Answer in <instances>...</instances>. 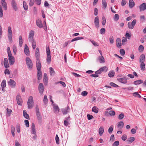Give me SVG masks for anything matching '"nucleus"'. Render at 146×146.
Wrapping results in <instances>:
<instances>
[{"instance_id": "1", "label": "nucleus", "mask_w": 146, "mask_h": 146, "mask_svg": "<svg viewBox=\"0 0 146 146\" xmlns=\"http://www.w3.org/2000/svg\"><path fill=\"white\" fill-rule=\"evenodd\" d=\"M34 103L33 97L31 96H30L27 102L28 108L29 109L32 108L33 106Z\"/></svg>"}, {"instance_id": "2", "label": "nucleus", "mask_w": 146, "mask_h": 146, "mask_svg": "<svg viewBox=\"0 0 146 146\" xmlns=\"http://www.w3.org/2000/svg\"><path fill=\"white\" fill-rule=\"evenodd\" d=\"M8 33L7 35L8 39L9 41L11 43L12 42L13 34L11 27L10 26L8 27Z\"/></svg>"}, {"instance_id": "3", "label": "nucleus", "mask_w": 146, "mask_h": 146, "mask_svg": "<svg viewBox=\"0 0 146 146\" xmlns=\"http://www.w3.org/2000/svg\"><path fill=\"white\" fill-rule=\"evenodd\" d=\"M26 64L28 67V68L29 70H31L33 66V63L30 58L28 57H27L26 58Z\"/></svg>"}, {"instance_id": "4", "label": "nucleus", "mask_w": 146, "mask_h": 146, "mask_svg": "<svg viewBox=\"0 0 146 146\" xmlns=\"http://www.w3.org/2000/svg\"><path fill=\"white\" fill-rule=\"evenodd\" d=\"M129 79L126 76H123L121 77H118L117 78V80L119 82L125 84L127 82V80Z\"/></svg>"}, {"instance_id": "5", "label": "nucleus", "mask_w": 146, "mask_h": 146, "mask_svg": "<svg viewBox=\"0 0 146 146\" xmlns=\"http://www.w3.org/2000/svg\"><path fill=\"white\" fill-rule=\"evenodd\" d=\"M137 21L136 19H134L132 22H129L127 24L128 27L129 29H133L134 26L136 24Z\"/></svg>"}, {"instance_id": "6", "label": "nucleus", "mask_w": 146, "mask_h": 146, "mask_svg": "<svg viewBox=\"0 0 146 146\" xmlns=\"http://www.w3.org/2000/svg\"><path fill=\"white\" fill-rule=\"evenodd\" d=\"M38 89L40 94V95H42L44 90V85L40 83L39 84Z\"/></svg>"}, {"instance_id": "7", "label": "nucleus", "mask_w": 146, "mask_h": 146, "mask_svg": "<svg viewBox=\"0 0 146 146\" xmlns=\"http://www.w3.org/2000/svg\"><path fill=\"white\" fill-rule=\"evenodd\" d=\"M8 85L12 88H14L16 85L15 82L13 80L10 79L7 82Z\"/></svg>"}, {"instance_id": "8", "label": "nucleus", "mask_w": 146, "mask_h": 146, "mask_svg": "<svg viewBox=\"0 0 146 146\" xmlns=\"http://www.w3.org/2000/svg\"><path fill=\"white\" fill-rule=\"evenodd\" d=\"M16 100L18 104L19 105L22 106L23 103V100L20 95H18L17 96Z\"/></svg>"}, {"instance_id": "9", "label": "nucleus", "mask_w": 146, "mask_h": 146, "mask_svg": "<svg viewBox=\"0 0 146 146\" xmlns=\"http://www.w3.org/2000/svg\"><path fill=\"white\" fill-rule=\"evenodd\" d=\"M9 60V64L10 65H13L14 64L15 62V59L14 57L12 56V55H8Z\"/></svg>"}, {"instance_id": "10", "label": "nucleus", "mask_w": 146, "mask_h": 146, "mask_svg": "<svg viewBox=\"0 0 146 146\" xmlns=\"http://www.w3.org/2000/svg\"><path fill=\"white\" fill-rule=\"evenodd\" d=\"M11 5L13 7V9L15 11L17 10L18 8L17 6V3L14 0H12L11 1Z\"/></svg>"}, {"instance_id": "11", "label": "nucleus", "mask_w": 146, "mask_h": 146, "mask_svg": "<svg viewBox=\"0 0 146 146\" xmlns=\"http://www.w3.org/2000/svg\"><path fill=\"white\" fill-rule=\"evenodd\" d=\"M139 9L140 11L146 10V3H143L139 6Z\"/></svg>"}, {"instance_id": "12", "label": "nucleus", "mask_w": 146, "mask_h": 146, "mask_svg": "<svg viewBox=\"0 0 146 146\" xmlns=\"http://www.w3.org/2000/svg\"><path fill=\"white\" fill-rule=\"evenodd\" d=\"M69 108L68 106L66 108L62 109V111L63 114L64 115L66 114L69 112Z\"/></svg>"}, {"instance_id": "13", "label": "nucleus", "mask_w": 146, "mask_h": 146, "mask_svg": "<svg viewBox=\"0 0 146 146\" xmlns=\"http://www.w3.org/2000/svg\"><path fill=\"white\" fill-rule=\"evenodd\" d=\"M94 23L95 26L97 28H98L99 27V22L98 17H96L94 19Z\"/></svg>"}, {"instance_id": "14", "label": "nucleus", "mask_w": 146, "mask_h": 146, "mask_svg": "<svg viewBox=\"0 0 146 146\" xmlns=\"http://www.w3.org/2000/svg\"><path fill=\"white\" fill-rule=\"evenodd\" d=\"M36 25L40 28H42L43 26L41 21L39 19L36 20Z\"/></svg>"}, {"instance_id": "15", "label": "nucleus", "mask_w": 146, "mask_h": 146, "mask_svg": "<svg viewBox=\"0 0 146 146\" xmlns=\"http://www.w3.org/2000/svg\"><path fill=\"white\" fill-rule=\"evenodd\" d=\"M35 57L36 60H39L40 58V53L39 48H37L36 49L35 51Z\"/></svg>"}, {"instance_id": "16", "label": "nucleus", "mask_w": 146, "mask_h": 146, "mask_svg": "<svg viewBox=\"0 0 146 146\" xmlns=\"http://www.w3.org/2000/svg\"><path fill=\"white\" fill-rule=\"evenodd\" d=\"M36 116L39 123H41L42 122V117L40 113H36Z\"/></svg>"}, {"instance_id": "17", "label": "nucleus", "mask_w": 146, "mask_h": 146, "mask_svg": "<svg viewBox=\"0 0 146 146\" xmlns=\"http://www.w3.org/2000/svg\"><path fill=\"white\" fill-rule=\"evenodd\" d=\"M36 66L37 70H41V65L40 60H36Z\"/></svg>"}, {"instance_id": "18", "label": "nucleus", "mask_w": 146, "mask_h": 146, "mask_svg": "<svg viewBox=\"0 0 146 146\" xmlns=\"http://www.w3.org/2000/svg\"><path fill=\"white\" fill-rule=\"evenodd\" d=\"M24 51L25 54L27 55H29V50L27 45L25 44V45Z\"/></svg>"}, {"instance_id": "19", "label": "nucleus", "mask_w": 146, "mask_h": 146, "mask_svg": "<svg viewBox=\"0 0 146 146\" xmlns=\"http://www.w3.org/2000/svg\"><path fill=\"white\" fill-rule=\"evenodd\" d=\"M1 4L3 6L4 9L5 10H6L7 9V4L5 1V0H1Z\"/></svg>"}, {"instance_id": "20", "label": "nucleus", "mask_w": 146, "mask_h": 146, "mask_svg": "<svg viewBox=\"0 0 146 146\" xmlns=\"http://www.w3.org/2000/svg\"><path fill=\"white\" fill-rule=\"evenodd\" d=\"M53 108L54 110V112L58 113L59 112L60 109L58 105L55 104H54Z\"/></svg>"}, {"instance_id": "21", "label": "nucleus", "mask_w": 146, "mask_h": 146, "mask_svg": "<svg viewBox=\"0 0 146 146\" xmlns=\"http://www.w3.org/2000/svg\"><path fill=\"white\" fill-rule=\"evenodd\" d=\"M32 133L36 135V132L35 125L34 123H32L31 125Z\"/></svg>"}, {"instance_id": "22", "label": "nucleus", "mask_w": 146, "mask_h": 146, "mask_svg": "<svg viewBox=\"0 0 146 146\" xmlns=\"http://www.w3.org/2000/svg\"><path fill=\"white\" fill-rule=\"evenodd\" d=\"M23 41V40L22 39V36L21 35L19 36V42L20 47H21L22 46Z\"/></svg>"}, {"instance_id": "23", "label": "nucleus", "mask_w": 146, "mask_h": 146, "mask_svg": "<svg viewBox=\"0 0 146 146\" xmlns=\"http://www.w3.org/2000/svg\"><path fill=\"white\" fill-rule=\"evenodd\" d=\"M129 8H131L134 6L135 4L133 0H129Z\"/></svg>"}, {"instance_id": "24", "label": "nucleus", "mask_w": 146, "mask_h": 146, "mask_svg": "<svg viewBox=\"0 0 146 146\" xmlns=\"http://www.w3.org/2000/svg\"><path fill=\"white\" fill-rule=\"evenodd\" d=\"M121 39L119 38H117L116 39V46L117 47L121 48Z\"/></svg>"}, {"instance_id": "25", "label": "nucleus", "mask_w": 146, "mask_h": 146, "mask_svg": "<svg viewBox=\"0 0 146 146\" xmlns=\"http://www.w3.org/2000/svg\"><path fill=\"white\" fill-rule=\"evenodd\" d=\"M145 56L144 54H142L139 58L140 62H144L145 61Z\"/></svg>"}, {"instance_id": "26", "label": "nucleus", "mask_w": 146, "mask_h": 146, "mask_svg": "<svg viewBox=\"0 0 146 146\" xmlns=\"http://www.w3.org/2000/svg\"><path fill=\"white\" fill-rule=\"evenodd\" d=\"M117 127L120 129H121L123 127L124 123L123 121H121L118 123Z\"/></svg>"}, {"instance_id": "27", "label": "nucleus", "mask_w": 146, "mask_h": 146, "mask_svg": "<svg viewBox=\"0 0 146 146\" xmlns=\"http://www.w3.org/2000/svg\"><path fill=\"white\" fill-rule=\"evenodd\" d=\"M37 77L38 80H40L41 79L42 77V74L41 70H38Z\"/></svg>"}, {"instance_id": "28", "label": "nucleus", "mask_w": 146, "mask_h": 146, "mask_svg": "<svg viewBox=\"0 0 146 146\" xmlns=\"http://www.w3.org/2000/svg\"><path fill=\"white\" fill-rule=\"evenodd\" d=\"M99 134L100 136H102L103 133L104 129V128L102 126H101L100 127L99 129Z\"/></svg>"}, {"instance_id": "29", "label": "nucleus", "mask_w": 146, "mask_h": 146, "mask_svg": "<svg viewBox=\"0 0 146 146\" xmlns=\"http://www.w3.org/2000/svg\"><path fill=\"white\" fill-rule=\"evenodd\" d=\"M23 116L27 119H30L29 115L27 113L26 111L24 110L23 111Z\"/></svg>"}, {"instance_id": "30", "label": "nucleus", "mask_w": 146, "mask_h": 146, "mask_svg": "<svg viewBox=\"0 0 146 146\" xmlns=\"http://www.w3.org/2000/svg\"><path fill=\"white\" fill-rule=\"evenodd\" d=\"M140 68L141 70L144 71L145 70V64L144 62H140Z\"/></svg>"}, {"instance_id": "31", "label": "nucleus", "mask_w": 146, "mask_h": 146, "mask_svg": "<svg viewBox=\"0 0 146 146\" xmlns=\"http://www.w3.org/2000/svg\"><path fill=\"white\" fill-rule=\"evenodd\" d=\"M135 137H131L129 138L127 141L129 143H131L133 142L135 140Z\"/></svg>"}, {"instance_id": "32", "label": "nucleus", "mask_w": 146, "mask_h": 146, "mask_svg": "<svg viewBox=\"0 0 146 146\" xmlns=\"http://www.w3.org/2000/svg\"><path fill=\"white\" fill-rule=\"evenodd\" d=\"M98 60L101 63H104L105 62L104 58L102 55L99 56L98 58Z\"/></svg>"}, {"instance_id": "33", "label": "nucleus", "mask_w": 146, "mask_h": 146, "mask_svg": "<svg viewBox=\"0 0 146 146\" xmlns=\"http://www.w3.org/2000/svg\"><path fill=\"white\" fill-rule=\"evenodd\" d=\"M46 62L48 64H49L51 61V56L50 54H47Z\"/></svg>"}, {"instance_id": "34", "label": "nucleus", "mask_w": 146, "mask_h": 146, "mask_svg": "<svg viewBox=\"0 0 146 146\" xmlns=\"http://www.w3.org/2000/svg\"><path fill=\"white\" fill-rule=\"evenodd\" d=\"M43 81L45 84L47 83V76L46 73H44V74Z\"/></svg>"}, {"instance_id": "35", "label": "nucleus", "mask_w": 146, "mask_h": 146, "mask_svg": "<svg viewBox=\"0 0 146 146\" xmlns=\"http://www.w3.org/2000/svg\"><path fill=\"white\" fill-rule=\"evenodd\" d=\"M115 72L113 70H111L109 72L108 75L109 77H111L114 76Z\"/></svg>"}, {"instance_id": "36", "label": "nucleus", "mask_w": 146, "mask_h": 146, "mask_svg": "<svg viewBox=\"0 0 146 146\" xmlns=\"http://www.w3.org/2000/svg\"><path fill=\"white\" fill-rule=\"evenodd\" d=\"M49 69L50 75L51 76L54 75L55 72L54 71V69L52 67H50L49 68Z\"/></svg>"}, {"instance_id": "37", "label": "nucleus", "mask_w": 146, "mask_h": 146, "mask_svg": "<svg viewBox=\"0 0 146 146\" xmlns=\"http://www.w3.org/2000/svg\"><path fill=\"white\" fill-rule=\"evenodd\" d=\"M6 81L5 80H3L1 82V87L2 88H4L6 87Z\"/></svg>"}, {"instance_id": "38", "label": "nucleus", "mask_w": 146, "mask_h": 146, "mask_svg": "<svg viewBox=\"0 0 146 146\" xmlns=\"http://www.w3.org/2000/svg\"><path fill=\"white\" fill-rule=\"evenodd\" d=\"M11 131L12 135L13 137H14L15 135V134L14 133L15 131V128L14 127L13 125L11 126Z\"/></svg>"}, {"instance_id": "39", "label": "nucleus", "mask_w": 146, "mask_h": 146, "mask_svg": "<svg viewBox=\"0 0 146 146\" xmlns=\"http://www.w3.org/2000/svg\"><path fill=\"white\" fill-rule=\"evenodd\" d=\"M143 81L142 80H139L134 82V84L135 85L143 83Z\"/></svg>"}, {"instance_id": "40", "label": "nucleus", "mask_w": 146, "mask_h": 146, "mask_svg": "<svg viewBox=\"0 0 146 146\" xmlns=\"http://www.w3.org/2000/svg\"><path fill=\"white\" fill-rule=\"evenodd\" d=\"M92 111L95 112V113H97L98 112V109L96 106H94L92 109Z\"/></svg>"}, {"instance_id": "41", "label": "nucleus", "mask_w": 146, "mask_h": 146, "mask_svg": "<svg viewBox=\"0 0 146 146\" xmlns=\"http://www.w3.org/2000/svg\"><path fill=\"white\" fill-rule=\"evenodd\" d=\"M7 110V116L9 117L10 116L12 112V111L11 109H9L8 108L6 109Z\"/></svg>"}, {"instance_id": "42", "label": "nucleus", "mask_w": 146, "mask_h": 146, "mask_svg": "<svg viewBox=\"0 0 146 146\" xmlns=\"http://www.w3.org/2000/svg\"><path fill=\"white\" fill-rule=\"evenodd\" d=\"M35 32L33 31H31L29 33V37H34Z\"/></svg>"}, {"instance_id": "43", "label": "nucleus", "mask_w": 146, "mask_h": 146, "mask_svg": "<svg viewBox=\"0 0 146 146\" xmlns=\"http://www.w3.org/2000/svg\"><path fill=\"white\" fill-rule=\"evenodd\" d=\"M84 37H78L72 39L71 40V42H72L77 40L82 39Z\"/></svg>"}, {"instance_id": "44", "label": "nucleus", "mask_w": 146, "mask_h": 146, "mask_svg": "<svg viewBox=\"0 0 146 146\" xmlns=\"http://www.w3.org/2000/svg\"><path fill=\"white\" fill-rule=\"evenodd\" d=\"M3 16V11L2 6L0 5V18H2Z\"/></svg>"}, {"instance_id": "45", "label": "nucleus", "mask_w": 146, "mask_h": 146, "mask_svg": "<svg viewBox=\"0 0 146 146\" xmlns=\"http://www.w3.org/2000/svg\"><path fill=\"white\" fill-rule=\"evenodd\" d=\"M102 2L103 7H104V9H105L106 8L107 5L106 0H102Z\"/></svg>"}, {"instance_id": "46", "label": "nucleus", "mask_w": 146, "mask_h": 146, "mask_svg": "<svg viewBox=\"0 0 146 146\" xmlns=\"http://www.w3.org/2000/svg\"><path fill=\"white\" fill-rule=\"evenodd\" d=\"M13 49L14 54H15L17 52V48L16 46L15 45H13Z\"/></svg>"}, {"instance_id": "47", "label": "nucleus", "mask_w": 146, "mask_h": 146, "mask_svg": "<svg viewBox=\"0 0 146 146\" xmlns=\"http://www.w3.org/2000/svg\"><path fill=\"white\" fill-rule=\"evenodd\" d=\"M23 7L25 10H27L28 9V6L26 2L25 1L23 2Z\"/></svg>"}, {"instance_id": "48", "label": "nucleus", "mask_w": 146, "mask_h": 146, "mask_svg": "<svg viewBox=\"0 0 146 146\" xmlns=\"http://www.w3.org/2000/svg\"><path fill=\"white\" fill-rule=\"evenodd\" d=\"M16 129L17 132L19 133L20 131V126L19 124H17L16 125Z\"/></svg>"}, {"instance_id": "49", "label": "nucleus", "mask_w": 146, "mask_h": 146, "mask_svg": "<svg viewBox=\"0 0 146 146\" xmlns=\"http://www.w3.org/2000/svg\"><path fill=\"white\" fill-rule=\"evenodd\" d=\"M103 72H106L108 70V68L106 66H104L100 68Z\"/></svg>"}, {"instance_id": "50", "label": "nucleus", "mask_w": 146, "mask_h": 146, "mask_svg": "<svg viewBox=\"0 0 146 146\" xmlns=\"http://www.w3.org/2000/svg\"><path fill=\"white\" fill-rule=\"evenodd\" d=\"M48 99L47 98V97L46 95H45L44 96V99H43V102L44 104H46L47 102Z\"/></svg>"}, {"instance_id": "51", "label": "nucleus", "mask_w": 146, "mask_h": 146, "mask_svg": "<svg viewBox=\"0 0 146 146\" xmlns=\"http://www.w3.org/2000/svg\"><path fill=\"white\" fill-rule=\"evenodd\" d=\"M113 126L111 125L108 129V132L110 133H111L112 132L113 129Z\"/></svg>"}, {"instance_id": "52", "label": "nucleus", "mask_w": 146, "mask_h": 146, "mask_svg": "<svg viewBox=\"0 0 146 146\" xmlns=\"http://www.w3.org/2000/svg\"><path fill=\"white\" fill-rule=\"evenodd\" d=\"M90 41L95 46H98V44L95 41L92 40H91Z\"/></svg>"}, {"instance_id": "53", "label": "nucleus", "mask_w": 146, "mask_h": 146, "mask_svg": "<svg viewBox=\"0 0 146 146\" xmlns=\"http://www.w3.org/2000/svg\"><path fill=\"white\" fill-rule=\"evenodd\" d=\"M106 19L105 17H103L102 18V24L103 25H104L106 23Z\"/></svg>"}, {"instance_id": "54", "label": "nucleus", "mask_w": 146, "mask_h": 146, "mask_svg": "<svg viewBox=\"0 0 146 146\" xmlns=\"http://www.w3.org/2000/svg\"><path fill=\"white\" fill-rule=\"evenodd\" d=\"M133 96L135 97H138L139 98H141V96L137 92H135L133 93Z\"/></svg>"}, {"instance_id": "55", "label": "nucleus", "mask_w": 146, "mask_h": 146, "mask_svg": "<svg viewBox=\"0 0 146 146\" xmlns=\"http://www.w3.org/2000/svg\"><path fill=\"white\" fill-rule=\"evenodd\" d=\"M119 52L121 56H123L125 54V51L123 49H121L120 50Z\"/></svg>"}, {"instance_id": "56", "label": "nucleus", "mask_w": 146, "mask_h": 146, "mask_svg": "<svg viewBox=\"0 0 146 146\" xmlns=\"http://www.w3.org/2000/svg\"><path fill=\"white\" fill-rule=\"evenodd\" d=\"M119 144V142L118 141H115L113 144L112 146H118Z\"/></svg>"}, {"instance_id": "57", "label": "nucleus", "mask_w": 146, "mask_h": 146, "mask_svg": "<svg viewBox=\"0 0 146 146\" xmlns=\"http://www.w3.org/2000/svg\"><path fill=\"white\" fill-rule=\"evenodd\" d=\"M109 114L111 116H114L115 114V113L113 111H110L109 112Z\"/></svg>"}, {"instance_id": "58", "label": "nucleus", "mask_w": 146, "mask_h": 146, "mask_svg": "<svg viewBox=\"0 0 146 146\" xmlns=\"http://www.w3.org/2000/svg\"><path fill=\"white\" fill-rule=\"evenodd\" d=\"M124 117V115L123 113L120 114L118 116V119H122Z\"/></svg>"}, {"instance_id": "59", "label": "nucleus", "mask_w": 146, "mask_h": 146, "mask_svg": "<svg viewBox=\"0 0 146 146\" xmlns=\"http://www.w3.org/2000/svg\"><path fill=\"white\" fill-rule=\"evenodd\" d=\"M127 138V136L126 135L124 134L122 136L121 139H122L124 141H125L126 140Z\"/></svg>"}, {"instance_id": "60", "label": "nucleus", "mask_w": 146, "mask_h": 146, "mask_svg": "<svg viewBox=\"0 0 146 146\" xmlns=\"http://www.w3.org/2000/svg\"><path fill=\"white\" fill-rule=\"evenodd\" d=\"M138 49L139 52H142L144 49L143 46L142 45H141L139 46Z\"/></svg>"}, {"instance_id": "61", "label": "nucleus", "mask_w": 146, "mask_h": 146, "mask_svg": "<svg viewBox=\"0 0 146 146\" xmlns=\"http://www.w3.org/2000/svg\"><path fill=\"white\" fill-rule=\"evenodd\" d=\"M110 42L112 44L113 43V36H110Z\"/></svg>"}, {"instance_id": "62", "label": "nucleus", "mask_w": 146, "mask_h": 146, "mask_svg": "<svg viewBox=\"0 0 146 146\" xmlns=\"http://www.w3.org/2000/svg\"><path fill=\"white\" fill-rule=\"evenodd\" d=\"M105 29L104 28H102L100 30V33L101 34H104L105 33Z\"/></svg>"}, {"instance_id": "63", "label": "nucleus", "mask_w": 146, "mask_h": 146, "mask_svg": "<svg viewBox=\"0 0 146 146\" xmlns=\"http://www.w3.org/2000/svg\"><path fill=\"white\" fill-rule=\"evenodd\" d=\"M32 47L34 49H35L36 48V42L35 41L32 42Z\"/></svg>"}, {"instance_id": "64", "label": "nucleus", "mask_w": 146, "mask_h": 146, "mask_svg": "<svg viewBox=\"0 0 146 146\" xmlns=\"http://www.w3.org/2000/svg\"><path fill=\"white\" fill-rule=\"evenodd\" d=\"M110 86L115 87H119L118 86L112 82L110 83Z\"/></svg>"}]
</instances>
